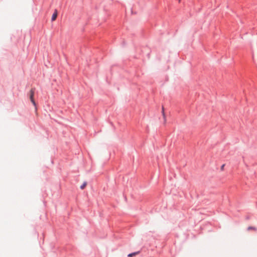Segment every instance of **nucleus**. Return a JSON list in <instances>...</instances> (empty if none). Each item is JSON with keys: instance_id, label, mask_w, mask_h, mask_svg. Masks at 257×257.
Segmentation results:
<instances>
[{"instance_id": "nucleus-1", "label": "nucleus", "mask_w": 257, "mask_h": 257, "mask_svg": "<svg viewBox=\"0 0 257 257\" xmlns=\"http://www.w3.org/2000/svg\"><path fill=\"white\" fill-rule=\"evenodd\" d=\"M30 100H31V101L32 102V103L33 104V105L36 107V102L34 99V90L33 89H32L31 90H30ZM36 109V111L37 112V107L35 108Z\"/></svg>"}, {"instance_id": "nucleus-2", "label": "nucleus", "mask_w": 257, "mask_h": 257, "mask_svg": "<svg viewBox=\"0 0 257 257\" xmlns=\"http://www.w3.org/2000/svg\"><path fill=\"white\" fill-rule=\"evenodd\" d=\"M58 12L56 10H55V12L54 14L52 15L51 20L52 21H54L56 20L57 17Z\"/></svg>"}, {"instance_id": "nucleus-3", "label": "nucleus", "mask_w": 257, "mask_h": 257, "mask_svg": "<svg viewBox=\"0 0 257 257\" xmlns=\"http://www.w3.org/2000/svg\"><path fill=\"white\" fill-rule=\"evenodd\" d=\"M139 251H137V252H133V253H130L128 254V257H133L137 254H138L139 253Z\"/></svg>"}, {"instance_id": "nucleus-4", "label": "nucleus", "mask_w": 257, "mask_h": 257, "mask_svg": "<svg viewBox=\"0 0 257 257\" xmlns=\"http://www.w3.org/2000/svg\"><path fill=\"white\" fill-rule=\"evenodd\" d=\"M162 114L164 120V123H165L166 122V117L165 114L164 108L163 107H162Z\"/></svg>"}, {"instance_id": "nucleus-5", "label": "nucleus", "mask_w": 257, "mask_h": 257, "mask_svg": "<svg viewBox=\"0 0 257 257\" xmlns=\"http://www.w3.org/2000/svg\"><path fill=\"white\" fill-rule=\"evenodd\" d=\"M87 183L86 182H84L83 184L80 186L81 189H83L86 186Z\"/></svg>"}, {"instance_id": "nucleus-6", "label": "nucleus", "mask_w": 257, "mask_h": 257, "mask_svg": "<svg viewBox=\"0 0 257 257\" xmlns=\"http://www.w3.org/2000/svg\"><path fill=\"white\" fill-rule=\"evenodd\" d=\"M247 230H253L256 231V230H257V229L254 227L250 226L247 228Z\"/></svg>"}, {"instance_id": "nucleus-7", "label": "nucleus", "mask_w": 257, "mask_h": 257, "mask_svg": "<svg viewBox=\"0 0 257 257\" xmlns=\"http://www.w3.org/2000/svg\"><path fill=\"white\" fill-rule=\"evenodd\" d=\"M224 166H225V165H224V164H223V165H222L221 166V170H223Z\"/></svg>"}, {"instance_id": "nucleus-8", "label": "nucleus", "mask_w": 257, "mask_h": 257, "mask_svg": "<svg viewBox=\"0 0 257 257\" xmlns=\"http://www.w3.org/2000/svg\"><path fill=\"white\" fill-rule=\"evenodd\" d=\"M178 1L179 3H180L181 0H178Z\"/></svg>"}]
</instances>
